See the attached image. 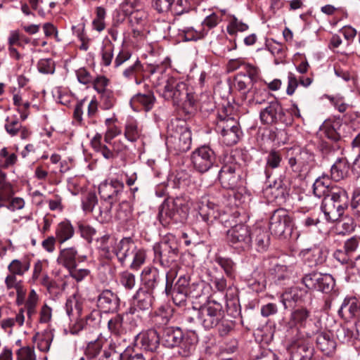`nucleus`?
Listing matches in <instances>:
<instances>
[{"mask_svg": "<svg viewBox=\"0 0 360 360\" xmlns=\"http://www.w3.org/2000/svg\"><path fill=\"white\" fill-rule=\"evenodd\" d=\"M150 73L160 72L155 81H153L157 91L167 101H172L174 105H181L183 110L188 115L194 113L195 99L193 95L187 91V85L180 79L164 74L159 66L153 67Z\"/></svg>", "mask_w": 360, "mask_h": 360, "instance_id": "1", "label": "nucleus"}, {"mask_svg": "<svg viewBox=\"0 0 360 360\" xmlns=\"http://www.w3.org/2000/svg\"><path fill=\"white\" fill-rule=\"evenodd\" d=\"M161 343L168 348L179 347V352L184 356H189L195 349L198 337L193 329L183 332L179 327H165L160 335Z\"/></svg>", "mask_w": 360, "mask_h": 360, "instance_id": "2", "label": "nucleus"}, {"mask_svg": "<svg viewBox=\"0 0 360 360\" xmlns=\"http://www.w3.org/2000/svg\"><path fill=\"white\" fill-rule=\"evenodd\" d=\"M233 107L231 105L223 106L218 112L215 130L221 134L222 141L227 146L238 143L242 131L239 124L233 117Z\"/></svg>", "mask_w": 360, "mask_h": 360, "instance_id": "3", "label": "nucleus"}, {"mask_svg": "<svg viewBox=\"0 0 360 360\" xmlns=\"http://www.w3.org/2000/svg\"><path fill=\"white\" fill-rule=\"evenodd\" d=\"M193 202L186 196H179L172 200H165L160 206L158 217L162 224L166 225L171 221L174 223L183 222L187 218Z\"/></svg>", "mask_w": 360, "mask_h": 360, "instance_id": "4", "label": "nucleus"}, {"mask_svg": "<svg viewBox=\"0 0 360 360\" xmlns=\"http://www.w3.org/2000/svg\"><path fill=\"white\" fill-rule=\"evenodd\" d=\"M124 185L122 181L111 179L102 182L98 187V193L101 198L98 206V214L105 219L109 216L113 204L119 199Z\"/></svg>", "mask_w": 360, "mask_h": 360, "instance_id": "5", "label": "nucleus"}, {"mask_svg": "<svg viewBox=\"0 0 360 360\" xmlns=\"http://www.w3.org/2000/svg\"><path fill=\"white\" fill-rule=\"evenodd\" d=\"M167 142L177 153L188 151L191 147V131L184 121L172 122L169 126Z\"/></svg>", "mask_w": 360, "mask_h": 360, "instance_id": "6", "label": "nucleus"}, {"mask_svg": "<svg viewBox=\"0 0 360 360\" xmlns=\"http://www.w3.org/2000/svg\"><path fill=\"white\" fill-rule=\"evenodd\" d=\"M224 318L221 306L217 302L208 301L200 307L198 319L205 329H210L218 326Z\"/></svg>", "mask_w": 360, "mask_h": 360, "instance_id": "7", "label": "nucleus"}, {"mask_svg": "<svg viewBox=\"0 0 360 360\" xmlns=\"http://www.w3.org/2000/svg\"><path fill=\"white\" fill-rule=\"evenodd\" d=\"M155 260L165 268L169 267L178 254V248L174 241L167 239L162 240L160 243L153 246Z\"/></svg>", "mask_w": 360, "mask_h": 360, "instance_id": "8", "label": "nucleus"}, {"mask_svg": "<svg viewBox=\"0 0 360 360\" xmlns=\"http://www.w3.org/2000/svg\"><path fill=\"white\" fill-rule=\"evenodd\" d=\"M240 166L232 157L221 167L219 172V179L221 186L226 189L235 188L240 179Z\"/></svg>", "mask_w": 360, "mask_h": 360, "instance_id": "9", "label": "nucleus"}, {"mask_svg": "<svg viewBox=\"0 0 360 360\" xmlns=\"http://www.w3.org/2000/svg\"><path fill=\"white\" fill-rule=\"evenodd\" d=\"M194 169L200 173H205L212 167L216 162L214 151L208 146L196 148L191 155Z\"/></svg>", "mask_w": 360, "mask_h": 360, "instance_id": "10", "label": "nucleus"}, {"mask_svg": "<svg viewBox=\"0 0 360 360\" xmlns=\"http://www.w3.org/2000/svg\"><path fill=\"white\" fill-rule=\"evenodd\" d=\"M302 282L307 290L321 292H331L335 285L330 274H308L302 278Z\"/></svg>", "mask_w": 360, "mask_h": 360, "instance_id": "11", "label": "nucleus"}, {"mask_svg": "<svg viewBox=\"0 0 360 360\" xmlns=\"http://www.w3.org/2000/svg\"><path fill=\"white\" fill-rule=\"evenodd\" d=\"M271 229L274 234L279 238H286L290 235L292 227L290 219L287 211L284 209H278L271 214Z\"/></svg>", "mask_w": 360, "mask_h": 360, "instance_id": "12", "label": "nucleus"}, {"mask_svg": "<svg viewBox=\"0 0 360 360\" xmlns=\"http://www.w3.org/2000/svg\"><path fill=\"white\" fill-rule=\"evenodd\" d=\"M227 239L229 243L243 250L248 249L252 238L249 228L244 224H237L227 232Z\"/></svg>", "mask_w": 360, "mask_h": 360, "instance_id": "13", "label": "nucleus"}, {"mask_svg": "<svg viewBox=\"0 0 360 360\" xmlns=\"http://www.w3.org/2000/svg\"><path fill=\"white\" fill-rule=\"evenodd\" d=\"M136 245L134 240L129 238H123L117 242L112 247V257L115 255L118 261L124 264L127 259L132 256Z\"/></svg>", "mask_w": 360, "mask_h": 360, "instance_id": "14", "label": "nucleus"}, {"mask_svg": "<svg viewBox=\"0 0 360 360\" xmlns=\"http://www.w3.org/2000/svg\"><path fill=\"white\" fill-rule=\"evenodd\" d=\"M270 117L269 107H266L260 112L261 122L266 125L264 128L259 127L257 141L261 149L265 152H268L270 148V129L269 128V119Z\"/></svg>", "mask_w": 360, "mask_h": 360, "instance_id": "15", "label": "nucleus"}, {"mask_svg": "<svg viewBox=\"0 0 360 360\" xmlns=\"http://www.w3.org/2000/svg\"><path fill=\"white\" fill-rule=\"evenodd\" d=\"M216 208H217V205L210 202L207 197H202L194 205V209L198 211L202 220L207 223L213 222L219 218L218 214H214Z\"/></svg>", "mask_w": 360, "mask_h": 360, "instance_id": "16", "label": "nucleus"}, {"mask_svg": "<svg viewBox=\"0 0 360 360\" xmlns=\"http://www.w3.org/2000/svg\"><path fill=\"white\" fill-rule=\"evenodd\" d=\"M136 341L143 349L154 352L158 349L161 339L155 330L150 329L139 333L136 336Z\"/></svg>", "mask_w": 360, "mask_h": 360, "instance_id": "17", "label": "nucleus"}, {"mask_svg": "<svg viewBox=\"0 0 360 360\" xmlns=\"http://www.w3.org/2000/svg\"><path fill=\"white\" fill-rule=\"evenodd\" d=\"M290 192V184L287 179H278L271 185V196L278 205H283L288 200Z\"/></svg>", "mask_w": 360, "mask_h": 360, "instance_id": "18", "label": "nucleus"}, {"mask_svg": "<svg viewBox=\"0 0 360 360\" xmlns=\"http://www.w3.org/2000/svg\"><path fill=\"white\" fill-rule=\"evenodd\" d=\"M155 102V97L152 92L147 94L139 93L134 95L130 100V105L134 111L144 110L150 111Z\"/></svg>", "mask_w": 360, "mask_h": 360, "instance_id": "19", "label": "nucleus"}, {"mask_svg": "<svg viewBox=\"0 0 360 360\" xmlns=\"http://www.w3.org/2000/svg\"><path fill=\"white\" fill-rule=\"evenodd\" d=\"M321 210L324 213L326 219L328 221H335L342 216L345 210L338 208V205L328 196L323 200Z\"/></svg>", "mask_w": 360, "mask_h": 360, "instance_id": "20", "label": "nucleus"}, {"mask_svg": "<svg viewBox=\"0 0 360 360\" xmlns=\"http://www.w3.org/2000/svg\"><path fill=\"white\" fill-rule=\"evenodd\" d=\"M77 250L75 247L60 250L57 261L68 270L76 267Z\"/></svg>", "mask_w": 360, "mask_h": 360, "instance_id": "21", "label": "nucleus"}, {"mask_svg": "<svg viewBox=\"0 0 360 360\" xmlns=\"http://www.w3.org/2000/svg\"><path fill=\"white\" fill-rule=\"evenodd\" d=\"M55 234L57 241L63 244L73 237L75 229L70 221L64 220L57 225Z\"/></svg>", "mask_w": 360, "mask_h": 360, "instance_id": "22", "label": "nucleus"}, {"mask_svg": "<svg viewBox=\"0 0 360 360\" xmlns=\"http://www.w3.org/2000/svg\"><path fill=\"white\" fill-rule=\"evenodd\" d=\"M313 355V348L305 342H299L292 347V360H309Z\"/></svg>", "mask_w": 360, "mask_h": 360, "instance_id": "23", "label": "nucleus"}, {"mask_svg": "<svg viewBox=\"0 0 360 360\" xmlns=\"http://www.w3.org/2000/svg\"><path fill=\"white\" fill-rule=\"evenodd\" d=\"M334 188L331 186L330 179L323 176L316 179L313 184V193L318 198H325L330 195Z\"/></svg>", "mask_w": 360, "mask_h": 360, "instance_id": "24", "label": "nucleus"}, {"mask_svg": "<svg viewBox=\"0 0 360 360\" xmlns=\"http://www.w3.org/2000/svg\"><path fill=\"white\" fill-rule=\"evenodd\" d=\"M300 255L306 260L313 263L312 265H318L325 261L323 250L318 245H313L311 248L302 250Z\"/></svg>", "mask_w": 360, "mask_h": 360, "instance_id": "25", "label": "nucleus"}, {"mask_svg": "<svg viewBox=\"0 0 360 360\" xmlns=\"http://www.w3.org/2000/svg\"><path fill=\"white\" fill-rule=\"evenodd\" d=\"M317 347L326 354H330L335 349V342L329 333L319 332L316 334Z\"/></svg>", "mask_w": 360, "mask_h": 360, "instance_id": "26", "label": "nucleus"}, {"mask_svg": "<svg viewBox=\"0 0 360 360\" xmlns=\"http://www.w3.org/2000/svg\"><path fill=\"white\" fill-rule=\"evenodd\" d=\"M96 242L101 255L107 259H111L112 257V247L116 243L115 238L109 234H105L98 238Z\"/></svg>", "mask_w": 360, "mask_h": 360, "instance_id": "27", "label": "nucleus"}, {"mask_svg": "<svg viewBox=\"0 0 360 360\" xmlns=\"http://www.w3.org/2000/svg\"><path fill=\"white\" fill-rule=\"evenodd\" d=\"M158 271L155 268L145 267L141 274V281L147 291L153 290L158 284Z\"/></svg>", "mask_w": 360, "mask_h": 360, "instance_id": "28", "label": "nucleus"}, {"mask_svg": "<svg viewBox=\"0 0 360 360\" xmlns=\"http://www.w3.org/2000/svg\"><path fill=\"white\" fill-rule=\"evenodd\" d=\"M97 305L104 311L115 309L118 305L116 294H100L98 297Z\"/></svg>", "mask_w": 360, "mask_h": 360, "instance_id": "29", "label": "nucleus"}, {"mask_svg": "<svg viewBox=\"0 0 360 360\" xmlns=\"http://www.w3.org/2000/svg\"><path fill=\"white\" fill-rule=\"evenodd\" d=\"M349 172V165L345 159H338L330 169L331 177L338 181L347 176Z\"/></svg>", "mask_w": 360, "mask_h": 360, "instance_id": "30", "label": "nucleus"}, {"mask_svg": "<svg viewBox=\"0 0 360 360\" xmlns=\"http://www.w3.org/2000/svg\"><path fill=\"white\" fill-rule=\"evenodd\" d=\"M338 205V208L345 209L348 207L349 197L347 193L342 188L335 187L328 196Z\"/></svg>", "mask_w": 360, "mask_h": 360, "instance_id": "31", "label": "nucleus"}, {"mask_svg": "<svg viewBox=\"0 0 360 360\" xmlns=\"http://www.w3.org/2000/svg\"><path fill=\"white\" fill-rule=\"evenodd\" d=\"M151 294H134L131 299V306L134 310H147L152 304Z\"/></svg>", "mask_w": 360, "mask_h": 360, "instance_id": "32", "label": "nucleus"}, {"mask_svg": "<svg viewBox=\"0 0 360 360\" xmlns=\"http://www.w3.org/2000/svg\"><path fill=\"white\" fill-rule=\"evenodd\" d=\"M52 340L53 335L49 331L37 333L33 337V341L37 345V348L44 352L49 350Z\"/></svg>", "mask_w": 360, "mask_h": 360, "instance_id": "33", "label": "nucleus"}, {"mask_svg": "<svg viewBox=\"0 0 360 360\" xmlns=\"http://www.w3.org/2000/svg\"><path fill=\"white\" fill-rule=\"evenodd\" d=\"M124 316L117 314L108 321V328L110 332L116 335H120L126 333L127 328L124 322Z\"/></svg>", "mask_w": 360, "mask_h": 360, "instance_id": "34", "label": "nucleus"}, {"mask_svg": "<svg viewBox=\"0 0 360 360\" xmlns=\"http://www.w3.org/2000/svg\"><path fill=\"white\" fill-rule=\"evenodd\" d=\"M30 263L27 259H13L8 266V269L13 275H23L29 270Z\"/></svg>", "mask_w": 360, "mask_h": 360, "instance_id": "35", "label": "nucleus"}, {"mask_svg": "<svg viewBox=\"0 0 360 360\" xmlns=\"http://www.w3.org/2000/svg\"><path fill=\"white\" fill-rule=\"evenodd\" d=\"M248 75L245 73H238L234 78V86L239 91L247 89L248 86L252 82V78L255 75V71H247Z\"/></svg>", "mask_w": 360, "mask_h": 360, "instance_id": "36", "label": "nucleus"}, {"mask_svg": "<svg viewBox=\"0 0 360 360\" xmlns=\"http://www.w3.org/2000/svg\"><path fill=\"white\" fill-rule=\"evenodd\" d=\"M132 214V208L129 202L123 200L120 203L115 217L122 222L127 221Z\"/></svg>", "mask_w": 360, "mask_h": 360, "instance_id": "37", "label": "nucleus"}, {"mask_svg": "<svg viewBox=\"0 0 360 360\" xmlns=\"http://www.w3.org/2000/svg\"><path fill=\"white\" fill-rule=\"evenodd\" d=\"M22 127L17 115L8 116L6 119L5 129L11 136H16Z\"/></svg>", "mask_w": 360, "mask_h": 360, "instance_id": "38", "label": "nucleus"}, {"mask_svg": "<svg viewBox=\"0 0 360 360\" xmlns=\"http://www.w3.org/2000/svg\"><path fill=\"white\" fill-rule=\"evenodd\" d=\"M130 257L132 258L130 268L133 270H138L144 264L146 258V253L143 249L138 248L136 247L132 256Z\"/></svg>", "mask_w": 360, "mask_h": 360, "instance_id": "39", "label": "nucleus"}, {"mask_svg": "<svg viewBox=\"0 0 360 360\" xmlns=\"http://www.w3.org/2000/svg\"><path fill=\"white\" fill-rule=\"evenodd\" d=\"M114 46L111 42L105 44L101 51V65L104 66H109L113 58Z\"/></svg>", "mask_w": 360, "mask_h": 360, "instance_id": "40", "label": "nucleus"}, {"mask_svg": "<svg viewBox=\"0 0 360 360\" xmlns=\"http://www.w3.org/2000/svg\"><path fill=\"white\" fill-rule=\"evenodd\" d=\"M191 8L188 0H174L172 5L171 11L176 15H181L187 13Z\"/></svg>", "mask_w": 360, "mask_h": 360, "instance_id": "41", "label": "nucleus"}, {"mask_svg": "<svg viewBox=\"0 0 360 360\" xmlns=\"http://www.w3.org/2000/svg\"><path fill=\"white\" fill-rule=\"evenodd\" d=\"M80 294H72L66 302L65 308L66 312L69 316L72 314L73 307L77 311V313L79 314L82 309V304L79 303Z\"/></svg>", "mask_w": 360, "mask_h": 360, "instance_id": "42", "label": "nucleus"}, {"mask_svg": "<svg viewBox=\"0 0 360 360\" xmlns=\"http://www.w3.org/2000/svg\"><path fill=\"white\" fill-rule=\"evenodd\" d=\"M72 30L75 34L78 37L79 41H81V45L79 46V49L82 51H87L89 49V39L84 33V25H82L79 27H72Z\"/></svg>", "mask_w": 360, "mask_h": 360, "instance_id": "43", "label": "nucleus"}, {"mask_svg": "<svg viewBox=\"0 0 360 360\" xmlns=\"http://www.w3.org/2000/svg\"><path fill=\"white\" fill-rule=\"evenodd\" d=\"M124 136L129 141H136L140 136V131L136 122H129L125 127Z\"/></svg>", "mask_w": 360, "mask_h": 360, "instance_id": "44", "label": "nucleus"}, {"mask_svg": "<svg viewBox=\"0 0 360 360\" xmlns=\"http://www.w3.org/2000/svg\"><path fill=\"white\" fill-rule=\"evenodd\" d=\"M98 200L95 194L89 193L82 201V208L86 212H91L94 210L98 214V208L96 209L95 205L97 204Z\"/></svg>", "mask_w": 360, "mask_h": 360, "instance_id": "45", "label": "nucleus"}, {"mask_svg": "<svg viewBox=\"0 0 360 360\" xmlns=\"http://www.w3.org/2000/svg\"><path fill=\"white\" fill-rule=\"evenodd\" d=\"M38 70L43 74H53L55 71V63L51 58L40 59L37 63Z\"/></svg>", "mask_w": 360, "mask_h": 360, "instance_id": "46", "label": "nucleus"}, {"mask_svg": "<svg viewBox=\"0 0 360 360\" xmlns=\"http://www.w3.org/2000/svg\"><path fill=\"white\" fill-rule=\"evenodd\" d=\"M94 89L99 94H101L105 91H110L107 87L110 83V80L105 76L100 75L93 79Z\"/></svg>", "mask_w": 360, "mask_h": 360, "instance_id": "47", "label": "nucleus"}, {"mask_svg": "<svg viewBox=\"0 0 360 360\" xmlns=\"http://www.w3.org/2000/svg\"><path fill=\"white\" fill-rule=\"evenodd\" d=\"M183 32H184L186 40L194 41L203 38L207 34V31L205 30L203 28L200 30H196L193 27H185Z\"/></svg>", "mask_w": 360, "mask_h": 360, "instance_id": "48", "label": "nucleus"}, {"mask_svg": "<svg viewBox=\"0 0 360 360\" xmlns=\"http://www.w3.org/2000/svg\"><path fill=\"white\" fill-rule=\"evenodd\" d=\"M291 269L285 265H276L274 268V279H275V282L280 281L281 280H284L290 276L291 274Z\"/></svg>", "mask_w": 360, "mask_h": 360, "instance_id": "49", "label": "nucleus"}, {"mask_svg": "<svg viewBox=\"0 0 360 360\" xmlns=\"http://www.w3.org/2000/svg\"><path fill=\"white\" fill-rule=\"evenodd\" d=\"M216 262L224 269L225 274L232 277L234 273V264L231 259L218 257L216 258Z\"/></svg>", "mask_w": 360, "mask_h": 360, "instance_id": "50", "label": "nucleus"}, {"mask_svg": "<svg viewBox=\"0 0 360 360\" xmlns=\"http://www.w3.org/2000/svg\"><path fill=\"white\" fill-rule=\"evenodd\" d=\"M78 229L81 236L83 238H84L88 243H91L93 237L96 233V229L88 224H84L82 223L79 224Z\"/></svg>", "mask_w": 360, "mask_h": 360, "instance_id": "51", "label": "nucleus"}, {"mask_svg": "<svg viewBox=\"0 0 360 360\" xmlns=\"http://www.w3.org/2000/svg\"><path fill=\"white\" fill-rule=\"evenodd\" d=\"M5 283L8 290H15L16 292H24L21 281H18L16 276L10 274L7 276Z\"/></svg>", "mask_w": 360, "mask_h": 360, "instance_id": "52", "label": "nucleus"}, {"mask_svg": "<svg viewBox=\"0 0 360 360\" xmlns=\"http://www.w3.org/2000/svg\"><path fill=\"white\" fill-rule=\"evenodd\" d=\"M13 193V189L9 183L4 181L0 182V203L9 201Z\"/></svg>", "mask_w": 360, "mask_h": 360, "instance_id": "53", "label": "nucleus"}, {"mask_svg": "<svg viewBox=\"0 0 360 360\" xmlns=\"http://www.w3.org/2000/svg\"><path fill=\"white\" fill-rule=\"evenodd\" d=\"M25 206V201L21 198H13L11 200L9 199V201L5 203H0V207H6L9 210L14 212L18 210H21Z\"/></svg>", "mask_w": 360, "mask_h": 360, "instance_id": "54", "label": "nucleus"}, {"mask_svg": "<svg viewBox=\"0 0 360 360\" xmlns=\"http://www.w3.org/2000/svg\"><path fill=\"white\" fill-rule=\"evenodd\" d=\"M101 100L103 108L105 110L111 109L115 103V98L112 91H105L101 94Z\"/></svg>", "mask_w": 360, "mask_h": 360, "instance_id": "55", "label": "nucleus"}, {"mask_svg": "<svg viewBox=\"0 0 360 360\" xmlns=\"http://www.w3.org/2000/svg\"><path fill=\"white\" fill-rule=\"evenodd\" d=\"M18 360H37L34 349L30 347H24L17 352Z\"/></svg>", "mask_w": 360, "mask_h": 360, "instance_id": "56", "label": "nucleus"}, {"mask_svg": "<svg viewBox=\"0 0 360 360\" xmlns=\"http://www.w3.org/2000/svg\"><path fill=\"white\" fill-rule=\"evenodd\" d=\"M356 332L350 330L348 328H342L341 330H338V336L340 337L342 335H344L343 341L349 340L351 338H354L360 341V324L356 325Z\"/></svg>", "mask_w": 360, "mask_h": 360, "instance_id": "57", "label": "nucleus"}, {"mask_svg": "<svg viewBox=\"0 0 360 360\" xmlns=\"http://www.w3.org/2000/svg\"><path fill=\"white\" fill-rule=\"evenodd\" d=\"M174 0H153V7L159 13L171 11Z\"/></svg>", "mask_w": 360, "mask_h": 360, "instance_id": "58", "label": "nucleus"}, {"mask_svg": "<svg viewBox=\"0 0 360 360\" xmlns=\"http://www.w3.org/2000/svg\"><path fill=\"white\" fill-rule=\"evenodd\" d=\"M77 78L79 83L89 84L93 82V77L90 72L84 68H81L76 71Z\"/></svg>", "mask_w": 360, "mask_h": 360, "instance_id": "59", "label": "nucleus"}, {"mask_svg": "<svg viewBox=\"0 0 360 360\" xmlns=\"http://www.w3.org/2000/svg\"><path fill=\"white\" fill-rule=\"evenodd\" d=\"M120 282L126 290H130L135 285V277L132 274L125 271L121 274Z\"/></svg>", "mask_w": 360, "mask_h": 360, "instance_id": "60", "label": "nucleus"}, {"mask_svg": "<svg viewBox=\"0 0 360 360\" xmlns=\"http://www.w3.org/2000/svg\"><path fill=\"white\" fill-rule=\"evenodd\" d=\"M284 112L282 108L277 103L271 102V121L284 122Z\"/></svg>", "mask_w": 360, "mask_h": 360, "instance_id": "61", "label": "nucleus"}, {"mask_svg": "<svg viewBox=\"0 0 360 360\" xmlns=\"http://www.w3.org/2000/svg\"><path fill=\"white\" fill-rule=\"evenodd\" d=\"M98 104L96 99H92L87 105L86 116L89 119V122L95 123V117L98 111Z\"/></svg>", "mask_w": 360, "mask_h": 360, "instance_id": "62", "label": "nucleus"}, {"mask_svg": "<svg viewBox=\"0 0 360 360\" xmlns=\"http://www.w3.org/2000/svg\"><path fill=\"white\" fill-rule=\"evenodd\" d=\"M38 296L37 294H30L26 303L25 307L27 311V316L29 318L35 313V307L38 302Z\"/></svg>", "mask_w": 360, "mask_h": 360, "instance_id": "63", "label": "nucleus"}, {"mask_svg": "<svg viewBox=\"0 0 360 360\" xmlns=\"http://www.w3.org/2000/svg\"><path fill=\"white\" fill-rule=\"evenodd\" d=\"M360 238L358 236H353L347 239L345 242L344 248L345 251L349 253H353L355 252L359 245Z\"/></svg>", "mask_w": 360, "mask_h": 360, "instance_id": "64", "label": "nucleus"}]
</instances>
